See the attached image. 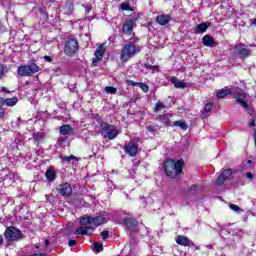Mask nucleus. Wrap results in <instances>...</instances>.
Instances as JSON below:
<instances>
[{
    "mask_svg": "<svg viewBox=\"0 0 256 256\" xmlns=\"http://www.w3.org/2000/svg\"><path fill=\"white\" fill-rule=\"evenodd\" d=\"M183 160H175L168 158L164 163V170L167 175V177H170V179H175L177 175H181L183 173Z\"/></svg>",
    "mask_w": 256,
    "mask_h": 256,
    "instance_id": "f257e3e1",
    "label": "nucleus"
},
{
    "mask_svg": "<svg viewBox=\"0 0 256 256\" xmlns=\"http://www.w3.org/2000/svg\"><path fill=\"white\" fill-rule=\"evenodd\" d=\"M139 39H135L134 42H128L121 50L120 52V60L122 63H127L129 59H132V57H135V55L141 53V49L143 47L136 45Z\"/></svg>",
    "mask_w": 256,
    "mask_h": 256,
    "instance_id": "f03ea898",
    "label": "nucleus"
},
{
    "mask_svg": "<svg viewBox=\"0 0 256 256\" xmlns=\"http://www.w3.org/2000/svg\"><path fill=\"white\" fill-rule=\"evenodd\" d=\"M99 133L103 136V139H109V141H113V139H117L119 130H117L115 125L109 124L107 122H101Z\"/></svg>",
    "mask_w": 256,
    "mask_h": 256,
    "instance_id": "7ed1b4c3",
    "label": "nucleus"
},
{
    "mask_svg": "<svg viewBox=\"0 0 256 256\" xmlns=\"http://www.w3.org/2000/svg\"><path fill=\"white\" fill-rule=\"evenodd\" d=\"M4 237L5 239H7V241H21V239H23L25 237V235H23V232H21V230L10 226L7 227L5 232H4Z\"/></svg>",
    "mask_w": 256,
    "mask_h": 256,
    "instance_id": "20e7f679",
    "label": "nucleus"
},
{
    "mask_svg": "<svg viewBox=\"0 0 256 256\" xmlns=\"http://www.w3.org/2000/svg\"><path fill=\"white\" fill-rule=\"evenodd\" d=\"M18 75L20 77H31V75H35V73H39V66L35 63H31L29 65H22L17 69Z\"/></svg>",
    "mask_w": 256,
    "mask_h": 256,
    "instance_id": "39448f33",
    "label": "nucleus"
},
{
    "mask_svg": "<svg viewBox=\"0 0 256 256\" xmlns=\"http://www.w3.org/2000/svg\"><path fill=\"white\" fill-rule=\"evenodd\" d=\"M79 51V42L75 38H69L64 46V53L68 57H73Z\"/></svg>",
    "mask_w": 256,
    "mask_h": 256,
    "instance_id": "423d86ee",
    "label": "nucleus"
},
{
    "mask_svg": "<svg viewBox=\"0 0 256 256\" xmlns=\"http://www.w3.org/2000/svg\"><path fill=\"white\" fill-rule=\"evenodd\" d=\"M234 49L235 55H238L241 59H247V57H251V50L245 48L244 43H237L232 47Z\"/></svg>",
    "mask_w": 256,
    "mask_h": 256,
    "instance_id": "0eeeda50",
    "label": "nucleus"
},
{
    "mask_svg": "<svg viewBox=\"0 0 256 256\" xmlns=\"http://www.w3.org/2000/svg\"><path fill=\"white\" fill-rule=\"evenodd\" d=\"M234 98L236 99V103H238V105H241V107H243L245 111H247L248 113L251 112V110H249V104L247 103V93L243 91L235 92Z\"/></svg>",
    "mask_w": 256,
    "mask_h": 256,
    "instance_id": "6e6552de",
    "label": "nucleus"
},
{
    "mask_svg": "<svg viewBox=\"0 0 256 256\" xmlns=\"http://www.w3.org/2000/svg\"><path fill=\"white\" fill-rule=\"evenodd\" d=\"M58 193L61 197L67 199V197H71V195H73V187H71L69 182H64L58 186Z\"/></svg>",
    "mask_w": 256,
    "mask_h": 256,
    "instance_id": "1a4fd4ad",
    "label": "nucleus"
},
{
    "mask_svg": "<svg viewBox=\"0 0 256 256\" xmlns=\"http://www.w3.org/2000/svg\"><path fill=\"white\" fill-rule=\"evenodd\" d=\"M95 58L92 60V66L97 67L105 55V44H100L94 52Z\"/></svg>",
    "mask_w": 256,
    "mask_h": 256,
    "instance_id": "9d476101",
    "label": "nucleus"
},
{
    "mask_svg": "<svg viewBox=\"0 0 256 256\" xmlns=\"http://www.w3.org/2000/svg\"><path fill=\"white\" fill-rule=\"evenodd\" d=\"M124 151L130 157H136L137 153L139 152V144H137L135 142H129V143L125 144Z\"/></svg>",
    "mask_w": 256,
    "mask_h": 256,
    "instance_id": "9b49d317",
    "label": "nucleus"
},
{
    "mask_svg": "<svg viewBox=\"0 0 256 256\" xmlns=\"http://www.w3.org/2000/svg\"><path fill=\"white\" fill-rule=\"evenodd\" d=\"M171 117H173V114L171 113L160 114L156 116V121H159V123H162V125H165V127H173Z\"/></svg>",
    "mask_w": 256,
    "mask_h": 256,
    "instance_id": "f8f14e48",
    "label": "nucleus"
},
{
    "mask_svg": "<svg viewBox=\"0 0 256 256\" xmlns=\"http://www.w3.org/2000/svg\"><path fill=\"white\" fill-rule=\"evenodd\" d=\"M231 175H233V170L225 169L216 180V185H219V186L223 185L225 181H229V179L231 178Z\"/></svg>",
    "mask_w": 256,
    "mask_h": 256,
    "instance_id": "ddd939ff",
    "label": "nucleus"
},
{
    "mask_svg": "<svg viewBox=\"0 0 256 256\" xmlns=\"http://www.w3.org/2000/svg\"><path fill=\"white\" fill-rule=\"evenodd\" d=\"M124 225L128 229V231H130V233L138 230L137 220H135L134 218H124Z\"/></svg>",
    "mask_w": 256,
    "mask_h": 256,
    "instance_id": "4468645a",
    "label": "nucleus"
},
{
    "mask_svg": "<svg viewBox=\"0 0 256 256\" xmlns=\"http://www.w3.org/2000/svg\"><path fill=\"white\" fill-rule=\"evenodd\" d=\"M134 25H135V21L131 19L126 20L123 24L122 32L125 33L126 35H131L133 33Z\"/></svg>",
    "mask_w": 256,
    "mask_h": 256,
    "instance_id": "2eb2a0df",
    "label": "nucleus"
},
{
    "mask_svg": "<svg viewBox=\"0 0 256 256\" xmlns=\"http://www.w3.org/2000/svg\"><path fill=\"white\" fill-rule=\"evenodd\" d=\"M91 233H93V227L92 226H82L77 228L74 231V235H86L89 236L91 235Z\"/></svg>",
    "mask_w": 256,
    "mask_h": 256,
    "instance_id": "dca6fc26",
    "label": "nucleus"
},
{
    "mask_svg": "<svg viewBox=\"0 0 256 256\" xmlns=\"http://www.w3.org/2000/svg\"><path fill=\"white\" fill-rule=\"evenodd\" d=\"M19 102V99L17 97H13V98H3L0 97V103H2V105H6L7 107H15V105H17V103Z\"/></svg>",
    "mask_w": 256,
    "mask_h": 256,
    "instance_id": "f3484780",
    "label": "nucleus"
},
{
    "mask_svg": "<svg viewBox=\"0 0 256 256\" xmlns=\"http://www.w3.org/2000/svg\"><path fill=\"white\" fill-rule=\"evenodd\" d=\"M169 81L176 89H185V87H187V83H185V81H180L175 76L170 77Z\"/></svg>",
    "mask_w": 256,
    "mask_h": 256,
    "instance_id": "a211bd4d",
    "label": "nucleus"
},
{
    "mask_svg": "<svg viewBox=\"0 0 256 256\" xmlns=\"http://www.w3.org/2000/svg\"><path fill=\"white\" fill-rule=\"evenodd\" d=\"M210 25L211 24L209 22H202L198 24L194 30L195 35H201V33H205V31L209 29Z\"/></svg>",
    "mask_w": 256,
    "mask_h": 256,
    "instance_id": "6ab92c4d",
    "label": "nucleus"
},
{
    "mask_svg": "<svg viewBox=\"0 0 256 256\" xmlns=\"http://www.w3.org/2000/svg\"><path fill=\"white\" fill-rule=\"evenodd\" d=\"M45 177L49 183H53L57 179V173L53 167H50L46 170Z\"/></svg>",
    "mask_w": 256,
    "mask_h": 256,
    "instance_id": "aec40b11",
    "label": "nucleus"
},
{
    "mask_svg": "<svg viewBox=\"0 0 256 256\" xmlns=\"http://www.w3.org/2000/svg\"><path fill=\"white\" fill-rule=\"evenodd\" d=\"M176 243L178 245H182L183 247H189L193 242L189 240L187 236H178L176 237Z\"/></svg>",
    "mask_w": 256,
    "mask_h": 256,
    "instance_id": "412c9836",
    "label": "nucleus"
},
{
    "mask_svg": "<svg viewBox=\"0 0 256 256\" xmlns=\"http://www.w3.org/2000/svg\"><path fill=\"white\" fill-rule=\"evenodd\" d=\"M227 233H228V235H232L233 237H239V238L243 237V231L239 228L230 230L228 232L227 231H222L221 236L225 237V235H227Z\"/></svg>",
    "mask_w": 256,
    "mask_h": 256,
    "instance_id": "4be33fe9",
    "label": "nucleus"
},
{
    "mask_svg": "<svg viewBox=\"0 0 256 256\" xmlns=\"http://www.w3.org/2000/svg\"><path fill=\"white\" fill-rule=\"evenodd\" d=\"M156 21H157L158 25H167V23H169V21H171V16L162 14V15L157 16Z\"/></svg>",
    "mask_w": 256,
    "mask_h": 256,
    "instance_id": "5701e85b",
    "label": "nucleus"
},
{
    "mask_svg": "<svg viewBox=\"0 0 256 256\" xmlns=\"http://www.w3.org/2000/svg\"><path fill=\"white\" fill-rule=\"evenodd\" d=\"M202 43L205 47H215V39L209 35H205L202 38Z\"/></svg>",
    "mask_w": 256,
    "mask_h": 256,
    "instance_id": "b1692460",
    "label": "nucleus"
},
{
    "mask_svg": "<svg viewBox=\"0 0 256 256\" xmlns=\"http://www.w3.org/2000/svg\"><path fill=\"white\" fill-rule=\"evenodd\" d=\"M172 127H179L182 131H187V129H189V125H187L183 120L172 122Z\"/></svg>",
    "mask_w": 256,
    "mask_h": 256,
    "instance_id": "393cba45",
    "label": "nucleus"
},
{
    "mask_svg": "<svg viewBox=\"0 0 256 256\" xmlns=\"http://www.w3.org/2000/svg\"><path fill=\"white\" fill-rule=\"evenodd\" d=\"M60 134L62 135H73V128L67 124L60 127Z\"/></svg>",
    "mask_w": 256,
    "mask_h": 256,
    "instance_id": "a878e982",
    "label": "nucleus"
},
{
    "mask_svg": "<svg viewBox=\"0 0 256 256\" xmlns=\"http://www.w3.org/2000/svg\"><path fill=\"white\" fill-rule=\"evenodd\" d=\"M232 91L229 88L226 89H221L217 92L216 97H218V99H225V97H227V95H231Z\"/></svg>",
    "mask_w": 256,
    "mask_h": 256,
    "instance_id": "bb28decb",
    "label": "nucleus"
},
{
    "mask_svg": "<svg viewBox=\"0 0 256 256\" xmlns=\"http://www.w3.org/2000/svg\"><path fill=\"white\" fill-rule=\"evenodd\" d=\"M80 225H82V227L93 225V216L82 217L80 219Z\"/></svg>",
    "mask_w": 256,
    "mask_h": 256,
    "instance_id": "cd10ccee",
    "label": "nucleus"
},
{
    "mask_svg": "<svg viewBox=\"0 0 256 256\" xmlns=\"http://www.w3.org/2000/svg\"><path fill=\"white\" fill-rule=\"evenodd\" d=\"M103 223H107V218H105V216L93 217V225L99 226L103 225Z\"/></svg>",
    "mask_w": 256,
    "mask_h": 256,
    "instance_id": "c85d7f7f",
    "label": "nucleus"
},
{
    "mask_svg": "<svg viewBox=\"0 0 256 256\" xmlns=\"http://www.w3.org/2000/svg\"><path fill=\"white\" fill-rule=\"evenodd\" d=\"M61 159L62 161H66L67 163H71V161H79V158L74 155L61 156Z\"/></svg>",
    "mask_w": 256,
    "mask_h": 256,
    "instance_id": "c756f323",
    "label": "nucleus"
},
{
    "mask_svg": "<svg viewBox=\"0 0 256 256\" xmlns=\"http://www.w3.org/2000/svg\"><path fill=\"white\" fill-rule=\"evenodd\" d=\"M144 67L148 70L151 71L152 73H155V71H159V66L158 65H151L149 63H146Z\"/></svg>",
    "mask_w": 256,
    "mask_h": 256,
    "instance_id": "7c9ffc66",
    "label": "nucleus"
},
{
    "mask_svg": "<svg viewBox=\"0 0 256 256\" xmlns=\"http://www.w3.org/2000/svg\"><path fill=\"white\" fill-rule=\"evenodd\" d=\"M159 129H161V127H159V125H148L147 126V131L149 133H157L159 131Z\"/></svg>",
    "mask_w": 256,
    "mask_h": 256,
    "instance_id": "2f4dec72",
    "label": "nucleus"
},
{
    "mask_svg": "<svg viewBox=\"0 0 256 256\" xmlns=\"http://www.w3.org/2000/svg\"><path fill=\"white\" fill-rule=\"evenodd\" d=\"M162 109H167V106H165V104H163V102H158L155 105V113H159V111H162Z\"/></svg>",
    "mask_w": 256,
    "mask_h": 256,
    "instance_id": "473e14b6",
    "label": "nucleus"
},
{
    "mask_svg": "<svg viewBox=\"0 0 256 256\" xmlns=\"http://www.w3.org/2000/svg\"><path fill=\"white\" fill-rule=\"evenodd\" d=\"M104 90L106 91V93H109L110 95H115V93H117V88L113 86H107Z\"/></svg>",
    "mask_w": 256,
    "mask_h": 256,
    "instance_id": "72a5a7b5",
    "label": "nucleus"
},
{
    "mask_svg": "<svg viewBox=\"0 0 256 256\" xmlns=\"http://www.w3.org/2000/svg\"><path fill=\"white\" fill-rule=\"evenodd\" d=\"M33 139L36 140L38 143L40 141H43V133L41 132H36L33 134Z\"/></svg>",
    "mask_w": 256,
    "mask_h": 256,
    "instance_id": "f704fd0d",
    "label": "nucleus"
},
{
    "mask_svg": "<svg viewBox=\"0 0 256 256\" xmlns=\"http://www.w3.org/2000/svg\"><path fill=\"white\" fill-rule=\"evenodd\" d=\"M15 177H17V173L10 171L5 179H11L12 183H15Z\"/></svg>",
    "mask_w": 256,
    "mask_h": 256,
    "instance_id": "c9c22d12",
    "label": "nucleus"
},
{
    "mask_svg": "<svg viewBox=\"0 0 256 256\" xmlns=\"http://www.w3.org/2000/svg\"><path fill=\"white\" fill-rule=\"evenodd\" d=\"M138 87H140V89H142V91H144V93L149 92V86L143 82H139Z\"/></svg>",
    "mask_w": 256,
    "mask_h": 256,
    "instance_id": "e433bc0d",
    "label": "nucleus"
},
{
    "mask_svg": "<svg viewBox=\"0 0 256 256\" xmlns=\"http://www.w3.org/2000/svg\"><path fill=\"white\" fill-rule=\"evenodd\" d=\"M94 250L96 251V253H101V251H103V244L94 242Z\"/></svg>",
    "mask_w": 256,
    "mask_h": 256,
    "instance_id": "4c0bfd02",
    "label": "nucleus"
},
{
    "mask_svg": "<svg viewBox=\"0 0 256 256\" xmlns=\"http://www.w3.org/2000/svg\"><path fill=\"white\" fill-rule=\"evenodd\" d=\"M229 207L232 211H235V213H241V211H243V209H241L238 205L235 204H230Z\"/></svg>",
    "mask_w": 256,
    "mask_h": 256,
    "instance_id": "58836bf2",
    "label": "nucleus"
},
{
    "mask_svg": "<svg viewBox=\"0 0 256 256\" xmlns=\"http://www.w3.org/2000/svg\"><path fill=\"white\" fill-rule=\"evenodd\" d=\"M213 111V103H207L204 107V113H211Z\"/></svg>",
    "mask_w": 256,
    "mask_h": 256,
    "instance_id": "ea45409f",
    "label": "nucleus"
},
{
    "mask_svg": "<svg viewBox=\"0 0 256 256\" xmlns=\"http://www.w3.org/2000/svg\"><path fill=\"white\" fill-rule=\"evenodd\" d=\"M121 9L122 11H133V9H131V6H129V4H122Z\"/></svg>",
    "mask_w": 256,
    "mask_h": 256,
    "instance_id": "a19ab883",
    "label": "nucleus"
},
{
    "mask_svg": "<svg viewBox=\"0 0 256 256\" xmlns=\"http://www.w3.org/2000/svg\"><path fill=\"white\" fill-rule=\"evenodd\" d=\"M101 236H102V238H103L104 241H107V239H109V231L104 230V231L101 233Z\"/></svg>",
    "mask_w": 256,
    "mask_h": 256,
    "instance_id": "79ce46f5",
    "label": "nucleus"
},
{
    "mask_svg": "<svg viewBox=\"0 0 256 256\" xmlns=\"http://www.w3.org/2000/svg\"><path fill=\"white\" fill-rule=\"evenodd\" d=\"M3 77H5V67L3 66V64H0V79H2Z\"/></svg>",
    "mask_w": 256,
    "mask_h": 256,
    "instance_id": "37998d69",
    "label": "nucleus"
},
{
    "mask_svg": "<svg viewBox=\"0 0 256 256\" xmlns=\"http://www.w3.org/2000/svg\"><path fill=\"white\" fill-rule=\"evenodd\" d=\"M224 241H226L227 245H233V243H235V240L230 237H224Z\"/></svg>",
    "mask_w": 256,
    "mask_h": 256,
    "instance_id": "c03bdc74",
    "label": "nucleus"
},
{
    "mask_svg": "<svg viewBox=\"0 0 256 256\" xmlns=\"http://www.w3.org/2000/svg\"><path fill=\"white\" fill-rule=\"evenodd\" d=\"M82 7H85V13H91V10L93 9L92 6H85V5H82Z\"/></svg>",
    "mask_w": 256,
    "mask_h": 256,
    "instance_id": "a18cd8bd",
    "label": "nucleus"
},
{
    "mask_svg": "<svg viewBox=\"0 0 256 256\" xmlns=\"http://www.w3.org/2000/svg\"><path fill=\"white\" fill-rule=\"evenodd\" d=\"M68 245H69V247H75V245H77V241L69 240Z\"/></svg>",
    "mask_w": 256,
    "mask_h": 256,
    "instance_id": "49530a36",
    "label": "nucleus"
},
{
    "mask_svg": "<svg viewBox=\"0 0 256 256\" xmlns=\"http://www.w3.org/2000/svg\"><path fill=\"white\" fill-rule=\"evenodd\" d=\"M246 179H249L250 181L253 180V173L247 172L246 173Z\"/></svg>",
    "mask_w": 256,
    "mask_h": 256,
    "instance_id": "de8ad7c7",
    "label": "nucleus"
},
{
    "mask_svg": "<svg viewBox=\"0 0 256 256\" xmlns=\"http://www.w3.org/2000/svg\"><path fill=\"white\" fill-rule=\"evenodd\" d=\"M129 85H132L133 87H137V86H139V82H135L133 80H130Z\"/></svg>",
    "mask_w": 256,
    "mask_h": 256,
    "instance_id": "09e8293b",
    "label": "nucleus"
},
{
    "mask_svg": "<svg viewBox=\"0 0 256 256\" xmlns=\"http://www.w3.org/2000/svg\"><path fill=\"white\" fill-rule=\"evenodd\" d=\"M44 61H47V63H51V61H53V58H51V56H44Z\"/></svg>",
    "mask_w": 256,
    "mask_h": 256,
    "instance_id": "8fccbe9b",
    "label": "nucleus"
},
{
    "mask_svg": "<svg viewBox=\"0 0 256 256\" xmlns=\"http://www.w3.org/2000/svg\"><path fill=\"white\" fill-rule=\"evenodd\" d=\"M190 191H197V185L193 184L192 186H190Z\"/></svg>",
    "mask_w": 256,
    "mask_h": 256,
    "instance_id": "3c124183",
    "label": "nucleus"
},
{
    "mask_svg": "<svg viewBox=\"0 0 256 256\" xmlns=\"http://www.w3.org/2000/svg\"><path fill=\"white\" fill-rule=\"evenodd\" d=\"M249 127H255V120H252V121L249 123Z\"/></svg>",
    "mask_w": 256,
    "mask_h": 256,
    "instance_id": "603ef678",
    "label": "nucleus"
},
{
    "mask_svg": "<svg viewBox=\"0 0 256 256\" xmlns=\"http://www.w3.org/2000/svg\"><path fill=\"white\" fill-rule=\"evenodd\" d=\"M20 179H21V177H19V175L16 174V176H14V182L19 181Z\"/></svg>",
    "mask_w": 256,
    "mask_h": 256,
    "instance_id": "864d4df0",
    "label": "nucleus"
},
{
    "mask_svg": "<svg viewBox=\"0 0 256 256\" xmlns=\"http://www.w3.org/2000/svg\"><path fill=\"white\" fill-rule=\"evenodd\" d=\"M1 91H3L4 93H9V90H7V88H5V87H2Z\"/></svg>",
    "mask_w": 256,
    "mask_h": 256,
    "instance_id": "5fc2aeb1",
    "label": "nucleus"
},
{
    "mask_svg": "<svg viewBox=\"0 0 256 256\" xmlns=\"http://www.w3.org/2000/svg\"><path fill=\"white\" fill-rule=\"evenodd\" d=\"M49 239H45V245H46V247H49Z\"/></svg>",
    "mask_w": 256,
    "mask_h": 256,
    "instance_id": "6e6d98bb",
    "label": "nucleus"
},
{
    "mask_svg": "<svg viewBox=\"0 0 256 256\" xmlns=\"http://www.w3.org/2000/svg\"><path fill=\"white\" fill-rule=\"evenodd\" d=\"M0 245H3V235H0Z\"/></svg>",
    "mask_w": 256,
    "mask_h": 256,
    "instance_id": "4d7b16f0",
    "label": "nucleus"
},
{
    "mask_svg": "<svg viewBox=\"0 0 256 256\" xmlns=\"http://www.w3.org/2000/svg\"><path fill=\"white\" fill-rule=\"evenodd\" d=\"M40 13H45V8H39Z\"/></svg>",
    "mask_w": 256,
    "mask_h": 256,
    "instance_id": "13d9d810",
    "label": "nucleus"
},
{
    "mask_svg": "<svg viewBox=\"0 0 256 256\" xmlns=\"http://www.w3.org/2000/svg\"><path fill=\"white\" fill-rule=\"evenodd\" d=\"M252 25H255L256 27V18L252 21Z\"/></svg>",
    "mask_w": 256,
    "mask_h": 256,
    "instance_id": "bf43d9fd",
    "label": "nucleus"
},
{
    "mask_svg": "<svg viewBox=\"0 0 256 256\" xmlns=\"http://www.w3.org/2000/svg\"><path fill=\"white\" fill-rule=\"evenodd\" d=\"M247 163H248V165H251V163H253V161L248 160Z\"/></svg>",
    "mask_w": 256,
    "mask_h": 256,
    "instance_id": "052dcab7",
    "label": "nucleus"
},
{
    "mask_svg": "<svg viewBox=\"0 0 256 256\" xmlns=\"http://www.w3.org/2000/svg\"><path fill=\"white\" fill-rule=\"evenodd\" d=\"M60 143H62L63 141L61 140V138H59V140H58Z\"/></svg>",
    "mask_w": 256,
    "mask_h": 256,
    "instance_id": "680f3d73",
    "label": "nucleus"
},
{
    "mask_svg": "<svg viewBox=\"0 0 256 256\" xmlns=\"http://www.w3.org/2000/svg\"><path fill=\"white\" fill-rule=\"evenodd\" d=\"M36 249H39V246H36Z\"/></svg>",
    "mask_w": 256,
    "mask_h": 256,
    "instance_id": "e2e57ef3",
    "label": "nucleus"
}]
</instances>
